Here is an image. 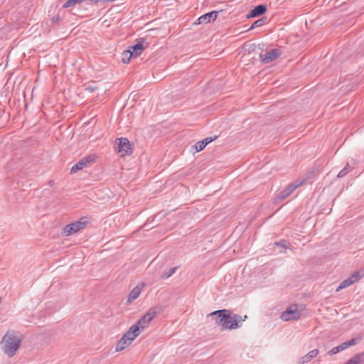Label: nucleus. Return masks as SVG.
<instances>
[{
  "label": "nucleus",
  "mask_w": 364,
  "mask_h": 364,
  "mask_svg": "<svg viewBox=\"0 0 364 364\" xmlns=\"http://www.w3.org/2000/svg\"><path fill=\"white\" fill-rule=\"evenodd\" d=\"M215 320V323L218 325L221 330H232L239 327V323L243 319L238 314L231 316L230 311L228 309H220L215 311L208 315Z\"/></svg>",
  "instance_id": "1"
},
{
  "label": "nucleus",
  "mask_w": 364,
  "mask_h": 364,
  "mask_svg": "<svg viewBox=\"0 0 364 364\" xmlns=\"http://www.w3.org/2000/svg\"><path fill=\"white\" fill-rule=\"evenodd\" d=\"M21 339L18 338L14 332L8 331L1 341L3 351L9 357L14 356L19 348Z\"/></svg>",
  "instance_id": "2"
},
{
  "label": "nucleus",
  "mask_w": 364,
  "mask_h": 364,
  "mask_svg": "<svg viewBox=\"0 0 364 364\" xmlns=\"http://www.w3.org/2000/svg\"><path fill=\"white\" fill-rule=\"evenodd\" d=\"M88 223L89 220L87 218H81L79 220L65 225L62 230V234L65 236L75 234L77 231L84 229Z\"/></svg>",
  "instance_id": "3"
},
{
  "label": "nucleus",
  "mask_w": 364,
  "mask_h": 364,
  "mask_svg": "<svg viewBox=\"0 0 364 364\" xmlns=\"http://www.w3.org/2000/svg\"><path fill=\"white\" fill-rule=\"evenodd\" d=\"M161 309V308L159 306L151 308L137 321L136 323L141 326V329H144L145 328V325L151 321V320L160 312Z\"/></svg>",
  "instance_id": "4"
},
{
  "label": "nucleus",
  "mask_w": 364,
  "mask_h": 364,
  "mask_svg": "<svg viewBox=\"0 0 364 364\" xmlns=\"http://www.w3.org/2000/svg\"><path fill=\"white\" fill-rule=\"evenodd\" d=\"M116 149L122 156H129L132 154L133 149L132 148L129 141L125 137H121L117 139Z\"/></svg>",
  "instance_id": "5"
},
{
  "label": "nucleus",
  "mask_w": 364,
  "mask_h": 364,
  "mask_svg": "<svg viewBox=\"0 0 364 364\" xmlns=\"http://www.w3.org/2000/svg\"><path fill=\"white\" fill-rule=\"evenodd\" d=\"M300 316L301 313L298 311L296 306H291L289 309L282 312L281 318L283 321L297 320Z\"/></svg>",
  "instance_id": "6"
},
{
  "label": "nucleus",
  "mask_w": 364,
  "mask_h": 364,
  "mask_svg": "<svg viewBox=\"0 0 364 364\" xmlns=\"http://www.w3.org/2000/svg\"><path fill=\"white\" fill-rule=\"evenodd\" d=\"M303 183V181H296L294 183H290L287 187H285L282 191H281L278 195L277 198L279 200H282L287 198L289 195H291L293 191L298 187H299Z\"/></svg>",
  "instance_id": "7"
},
{
  "label": "nucleus",
  "mask_w": 364,
  "mask_h": 364,
  "mask_svg": "<svg viewBox=\"0 0 364 364\" xmlns=\"http://www.w3.org/2000/svg\"><path fill=\"white\" fill-rule=\"evenodd\" d=\"M282 55V51L279 48L272 49L270 51L266 52L264 54H261L260 58L263 63H268L277 59Z\"/></svg>",
  "instance_id": "8"
},
{
  "label": "nucleus",
  "mask_w": 364,
  "mask_h": 364,
  "mask_svg": "<svg viewBox=\"0 0 364 364\" xmlns=\"http://www.w3.org/2000/svg\"><path fill=\"white\" fill-rule=\"evenodd\" d=\"M144 43H145V40L144 38H139L136 40V43L135 45L129 47L128 50H130L133 58H136L142 53L145 48Z\"/></svg>",
  "instance_id": "9"
},
{
  "label": "nucleus",
  "mask_w": 364,
  "mask_h": 364,
  "mask_svg": "<svg viewBox=\"0 0 364 364\" xmlns=\"http://www.w3.org/2000/svg\"><path fill=\"white\" fill-rule=\"evenodd\" d=\"M218 14V11H212L206 13L198 18V23H208L214 21L217 18Z\"/></svg>",
  "instance_id": "10"
},
{
  "label": "nucleus",
  "mask_w": 364,
  "mask_h": 364,
  "mask_svg": "<svg viewBox=\"0 0 364 364\" xmlns=\"http://www.w3.org/2000/svg\"><path fill=\"white\" fill-rule=\"evenodd\" d=\"M267 11V6L264 4H259L252 9L247 15V18H255L264 14Z\"/></svg>",
  "instance_id": "11"
},
{
  "label": "nucleus",
  "mask_w": 364,
  "mask_h": 364,
  "mask_svg": "<svg viewBox=\"0 0 364 364\" xmlns=\"http://www.w3.org/2000/svg\"><path fill=\"white\" fill-rule=\"evenodd\" d=\"M217 138H218L217 136H215L213 137L210 136V137H207V138L203 139L202 141H198L194 145V148L196 149V152L201 151L202 150H203L205 149V147L208 144H210V142L215 141Z\"/></svg>",
  "instance_id": "12"
},
{
  "label": "nucleus",
  "mask_w": 364,
  "mask_h": 364,
  "mask_svg": "<svg viewBox=\"0 0 364 364\" xmlns=\"http://www.w3.org/2000/svg\"><path fill=\"white\" fill-rule=\"evenodd\" d=\"M319 350L318 349H314L309 351L306 355L300 358L298 364H304L310 362L313 358H316L318 354Z\"/></svg>",
  "instance_id": "13"
},
{
  "label": "nucleus",
  "mask_w": 364,
  "mask_h": 364,
  "mask_svg": "<svg viewBox=\"0 0 364 364\" xmlns=\"http://www.w3.org/2000/svg\"><path fill=\"white\" fill-rule=\"evenodd\" d=\"M141 293V289L136 286L129 294L127 297V302L131 303L134 301Z\"/></svg>",
  "instance_id": "14"
},
{
  "label": "nucleus",
  "mask_w": 364,
  "mask_h": 364,
  "mask_svg": "<svg viewBox=\"0 0 364 364\" xmlns=\"http://www.w3.org/2000/svg\"><path fill=\"white\" fill-rule=\"evenodd\" d=\"M131 343L122 336L117 343L116 351H121L127 347Z\"/></svg>",
  "instance_id": "15"
},
{
  "label": "nucleus",
  "mask_w": 364,
  "mask_h": 364,
  "mask_svg": "<svg viewBox=\"0 0 364 364\" xmlns=\"http://www.w3.org/2000/svg\"><path fill=\"white\" fill-rule=\"evenodd\" d=\"M141 330H142V329L141 328V326L137 323H136L134 325H132L129 328V331L131 332V333H132V336H133L132 338H136L141 333Z\"/></svg>",
  "instance_id": "16"
},
{
  "label": "nucleus",
  "mask_w": 364,
  "mask_h": 364,
  "mask_svg": "<svg viewBox=\"0 0 364 364\" xmlns=\"http://www.w3.org/2000/svg\"><path fill=\"white\" fill-rule=\"evenodd\" d=\"M86 166H87L85 165V164L82 161V159H80L77 163H76L74 166H73V167L71 168V170H70V173H75L77 172L78 171L82 170V168H84Z\"/></svg>",
  "instance_id": "17"
},
{
  "label": "nucleus",
  "mask_w": 364,
  "mask_h": 364,
  "mask_svg": "<svg viewBox=\"0 0 364 364\" xmlns=\"http://www.w3.org/2000/svg\"><path fill=\"white\" fill-rule=\"evenodd\" d=\"M364 355V353L355 354L351 358H350L348 361L345 363V364H359L360 360V357Z\"/></svg>",
  "instance_id": "18"
},
{
  "label": "nucleus",
  "mask_w": 364,
  "mask_h": 364,
  "mask_svg": "<svg viewBox=\"0 0 364 364\" xmlns=\"http://www.w3.org/2000/svg\"><path fill=\"white\" fill-rule=\"evenodd\" d=\"M364 275V273L362 271H357L353 273L348 278L350 281H352V284L355 282L358 281L360 278H362Z\"/></svg>",
  "instance_id": "19"
},
{
  "label": "nucleus",
  "mask_w": 364,
  "mask_h": 364,
  "mask_svg": "<svg viewBox=\"0 0 364 364\" xmlns=\"http://www.w3.org/2000/svg\"><path fill=\"white\" fill-rule=\"evenodd\" d=\"M178 268V267H174L169 269L167 272H164L161 275V279H166L169 278L176 272V271Z\"/></svg>",
  "instance_id": "20"
},
{
  "label": "nucleus",
  "mask_w": 364,
  "mask_h": 364,
  "mask_svg": "<svg viewBox=\"0 0 364 364\" xmlns=\"http://www.w3.org/2000/svg\"><path fill=\"white\" fill-rule=\"evenodd\" d=\"M267 21L266 17H262L257 20H256L250 26V29H253L255 28H257L263 26Z\"/></svg>",
  "instance_id": "21"
},
{
  "label": "nucleus",
  "mask_w": 364,
  "mask_h": 364,
  "mask_svg": "<svg viewBox=\"0 0 364 364\" xmlns=\"http://www.w3.org/2000/svg\"><path fill=\"white\" fill-rule=\"evenodd\" d=\"M132 57L133 56H132V54L130 53V50H124L122 53V61L124 63H128Z\"/></svg>",
  "instance_id": "22"
},
{
  "label": "nucleus",
  "mask_w": 364,
  "mask_h": 364,
  "mask_svg": "<svg viewBox=\"0 0 364 364\" xmlns=\"http://www.w3.org/2000/svg\"><path fill=\"white\" fill-rule=\"evenodd\" d=\"M350 285H352V281H350L349 278L348 277L340 283L339 286L336 289V291H338L341 289L346 288Z\"/></svg>",
  "instance_id": "23"
},
{
  "label": "nucleus",
  "mask_w": 364,
  "mask_h": 364,
  "mask_svg": "<svg viewBox=\"0 0 364 364\" xmlns=\"http://www.w3.org/2000/svg\"><path fill=\"white\" fill-rule=\"evenodd\" d=\"M83 3V0H68L63 6V8L74 6Z\"/></svg>",
  "instance_id": "24"
},
{
  "label": "nucleus",
  "mask_w": 364,
  "mask_h": 364,
  "mask_svg": "<svg viewBox=\"0 0 364 364\" xmlns=\"http://www.w3.org/2000/svg\"><path fill=\"white\" fill-rule=\"evenodd\" d=\"M96 159L95 155H88L81 159L82 161L87 166L90 164L92 163Z\"/></svg>",
  "instance_id": "25"
},
{
  "label": "nucleus",
  "mask_w": 364,
  "mask_h": 364,
  "mask_svg": "<svg viewBox=\"0 0 364 364\" xmlns=\"http://www.w3.org/2000/svg\"><path fill=\"white\" fill-rule=\"evenodd\" d=\"M348 164H347L342 170L339 171V173L337 175L338 178H342L345 176L348 173Z\"/></svg>",
  "instance_id": "26"
},
{
  "label": "nucleus",
  "mask_w": 364,
  "mask_h": 364,
  "mask_svg": "<svg viewBox=\"0 0 364 364\" xmlns=\"http://www.w3.org/2000/svg\"><path fill=\"white\" fill-rule=\"evenodd\" d=\"M274 245L281 247H283L284 249L288 248L287 242L285 240H281L278 242H275Z\"/></svg>",
  "instance_id": "27"
},
{
  "label": "nucleus",
  "mask_w": 364,
  "mask_h": 364,
  "mask_svg": "<svg viewBox=\"0 0 364 364\" xmlns=\"http://www.w3.org/2000/svg\"><path fill=\"white\" fill-rule=\"evenodd\" d=\"M340 351H342V350H341L340 346H338L336 347L331 348L330 350H328L326 354L329 355H335V354L338 353Z\"/></svg>",
  "instance_id": "28"
},
{
  "label": "nucleus",
  "mask_w": 364,
  "mask_h": 364,
  "mask_svg": "<svg viewBox=\"0 0 364 364\" xmlns=\"http://www.w3.org/2000/svg\"><path fill=\"white\" fill-rule=\"evenodd\" d=\"M124 338H127V341L130 343L133 341L135 338H132V333L128 330L123 336Z\"/></svg>",
  "instance_id": "29"
},
{
  "label": "nucleus",
  "mask_w": 364,
  "mask_h": 364,
  "mask_svg": "<svg viewBox=\"0 0 364 364\" xmlns=\"http://www.w3.org/2000/svg\"><path fill=\"white\" fill-rule=\"evenodd\" d=\"M346 344H347V346L348 348L350 347V346H355V344L358 343V339L355 338H353L347 341H346Z\"/></svg>",
  "instance_id": "30"
},
{
  "label": "nucleus",
  "mask_w": 364,
  "mask_h": 364,
  "mask_svg": "<svg viewBox=\"0 0 364 364\" xmlns=\"http://www.w3.org/2000/svg\"><path fill=\"white\" fill-rule=\"evenodd\" d=\"M97 89V87L94 85H85V90L89 92H93L95 90Z\"/></svg>",
  "instance_id": "31"
},
{
  "label": "nucleus",
  "mask_w": 364,
  "mask_h": 364,
  "mask_svg": "<svg viewBox=\"0 0 364 364\" xmlns=\"http://www.w3.org/2000/svg\"><path fill=\"white\" fill-rule=\"evenodd\" d=\"M340 348L341 350H343L346 348H348L347 344L346 342L342 343L341 345H339Z\"/></svg>",
  "instance_id": "32"
},
{
  "label": "nucleus",
  "mask_w": 364,
  "mask_h": 364,
  "mask_svg": "<svg viewBox=\"0 0 364 364\" xmlns=\"http://www.w3.org/2000/svg\"><path fill=\"white\" fill-rule=\"evenodd\" d=\"M88 1V0H83V2ZM89 1L92 2L94 4L100 3V0H89Z\"/></svg>",
  "instance_id": "33"
},
{
  "label": "nucleus",
  "mask_w": 364,
  "mask_h": 364,
  "mask_svg": "<svg viewBox=\"0 0 364 364\" xmlns=\"http://www.w3.org/2000/svg\"><path fill=\"white\" fill-rule=\"evenodd\" d=\"M114 0H100V3L101 2H112V1H114Z\"/></svg>",
  "instance_id": "34"
},
{
  "label": "nucleus",
  "mask_w": 364,
  "mask_h": 364,
  "mask_svg": "<svg viewBox=\"0 0 364 364\" xmlns=\"http://www.w3.org/2000/svg\"><path fill=\"white\" fill-rule=\"evenodd\" d=\"M58 20V17L55 18V17L53 18V21L55 22V21Z\"/></svg>",
  "instance_id": "35"
},
{
  "label": "nucleus",
  "mask_w": 364,
  "mask_h": 364,
  "mask_svg": "<svg viewBox=\"0 0 364 364\" xmlns=\"http://www.w3.org/2000/svg\"><path fill=\"white\" fill-rule=\"evenodd\" d=\"M49 183L50 186H53L54 184V182L53 181H50Z\"/></svg>",
  "instance_id": "36"
}]
</instances>
